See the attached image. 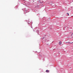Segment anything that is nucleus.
Listing matches in <instances>:
<instances>
[{"instance_id":"7ed1b4c3","label":"nucleus","mask_w":73,"mask_h":73,"mask_svg":"<svg viewBox=\"0 0 73 73\" xmlns=\"http://www.w3.org/2000/svg\"><path fill=\"white\" fill-rule=\"evenodd\" d=\"M68 38H70V36H69L68 37Z\"/></svg>"},{"instance_id":"f03ea898","label":"nucleus","mask_w":73,"mask_h":73,"mask_svg":"<svg viewBox=\"0 0 73 73\" xmlns=\"http://www.w3.org/2000/svg\"><path fill=\"white\" fill-rule=\"evenodd\" d=\"M61 44H62V42H61V41H60L59 43V45H61Z\"/></svg>"},{"instance_id":"0eeeda50","label":"nucleus","mask_w":73,"mask_h":73,"mask_svg":"<svg viewBox=\"0 0 73 73\" xmlns=\"http://www.w3.org/2000/svg\"><path fill=\"white\" fill-rule=\"evenodd\" d=\"M71 36H72V35H71Z\"/></svg>"},{"instance_id":"6e6552de","label":"nucleus","mask_w":73,"mask_h":73,"mask_svg":"<svg viewBox=\"0 0 73 73\" xmlns=\"http://www.w3.org/2000/svg\"><path fill=\"white\" fill-rule=\"evenodd\" d=\"M72 43H73V42L71 43V44H72Z\"/></svg>"},{"instance_id":"39448f33","label":"nucleus","mask_w":73,"mask_h":73,"mask_svg":"<svg viewBox=\"0 0 73 73\" xmlns=\"http://www.w3.org/2000/svg\"><path fill=\"white\" fill-rule=\"evenodd\" d=\"M71 38H73V37H72V36H71Z\"/></svg>"},{"instance_id":"20e7f679","label":"nucleus","mask_w":73,"mask_h":73,"mask_svg":"<svg viewBox=\"0 0 73 73\" xmlns=\"http://www.w3.org/2000/svg\"><path fill=\"white\" fill-rule=\"evenodd\" d=\"M67 14L68 15V16H69V13H67Z\"/></svg>"},{"instance_id":"f257e3e1","label":"nucleus","mask_w":73,"mask_h":73,"mask_svg":"<svg viewBox=\"0 0 73 73\" xmlns=\"http://www.w3.org/2000/svg\"><path fill=\"white\" fill-rule=\"evenodd\" d=\"M46 72L47 73H49V70H46Z\"/></svg>"},{"instance_id":"423d86ee","label":"nucleus","mask_w":73,"mask_h":73,"mask_svg":"<svg viewBox=\"0 0 73 73\" xmlns=\"http://www.w3.org/2000/svg\"><path fill=\"white\" fill-rule=\"evenodd\" d=\"M72 34H73V33H72Z\"/></svg>"}]
</instances>
